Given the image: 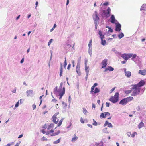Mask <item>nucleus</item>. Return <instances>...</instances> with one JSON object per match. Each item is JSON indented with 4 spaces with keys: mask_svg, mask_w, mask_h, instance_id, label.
Returning <instances> with one entry per match:
<instances>
[{
    "mask_svg": "<svg viewBox=\"0 0 146 146\" xmlns=\"http://www.w3.org/2000/svg\"><path fill=\"white\" fill-rule=\"evenodd\" d=\"M133 98L131 96L123 98L120 100L119 104L123 105H126L128 102L132 100Z\"/></svg>",
    "mask_w": 146,
    "mask_h": 146,
    "instance_id": "obj_1",
    "label": "nucleus"
},
{
    "mask_svg": "<svg viewBox=\"0 0 146 146\" xmlns=\"http://www.w3.org/2000/svg\"><path fill=\"white\" fill-rule=\"evenodd\" d=\"M131 86H132V87L131 88V89L134 90L132 92L131 96H134L138 95L140 92L141 89L137 87L135 88L134 85L133 84L131 85Z\"/></svg>",
    "mask_w": 146,
    "mask_h": 146,
    "instance_id": "obj_2",
    "label": "nucleus"
},
{
    "mask_svg": "<svg viewBox=\"0 0 146 146\" xmlns=\"http://www.w3.org/2000/svg\"><path fill=\"white\" fill-rule=\"evenodd\" d=\"M119 93L116 92L114 96H111L110 99V101L113 103H115L119 101Z\"/></svg>",
    "mask_w": 146,
    "mask_h": 146,
    "instance_id": "obj_3",
    "label": "nucleus"
},
{
    "mask_svg": "<svg viewBox=\"0 0 146 146\" xmlns=\"http://www.w3.org/2000/svg\"><path fill=\"white\" fill-rule=\"evenodd\" d=\"M145 84V82L143 80H141L138 83L136 84H134V88L137 87L141 89V87L143 86Z\"/></svg>",
    "mask_w": 146,
    "mask_h": 146,
    "instance_id": "obj_4",
    "label": "nucleus"
},
{
    "mask_svg": "<svg viewBox=\"0 0 146 146\" xmlns=\"http://www.w3.org/2000/svg\"><path fill=\"white\" fill-rule=\"evenodd\" d=\"M133 56L132 54H122L121 57L124 59L126 61H127L129 58Z\"/></svg>",
    "mask_w": 146,
    "mask_h": 146,
    "instance_id": "obj_5",
    "label": "nucleus"
},
{
    "mask_svg": "<svg viewBox=\"0 0 146 146\" xmlns=\"http://www.w3.org/2000/svg\"><path fill=\"white\" fill-rule=\"evenodd\" d=\"M111 9L109 7H108L106 10H103V12L105 15L106 17H108L110 16Z\"/></svg>",
    "mask_w": 146,
    "mask_h": 146,
    "instance_id": "obj_6",
    "label": "nucleus"
},
{
    "mask_svg": "<svg viewBox=\"0 0 146 146\" xmlns=\"http://www.w3.org/2000/svg\"><path fill=\"white\" fill-rule=\"evenodd\" d=\"M26 93L27 96L32 97L34 95L33 91L32 90H29L26 91Z\"/></svg>",
    "mask_w": 146,
    "mask_h": 146,
    "instance_id": "obj_7",
    "label": "nucleus"
},
{
    "mask_svg": "<svg viewBox=\"0 0 146 146\" xmlns=\"http://www.w3.org/2000/svg\"><path fill=\"white\" fill-rule=\"evenodd\" d=\"M93 17L94 21L97 22L100 19L97 15V13L96 11H95V13L93 14Z\"/></svg>",
    "mask_w": 146,
    "mask_h": 146,
    "instance_id": "obj_8",
    "label": "nucleus"
},
{
    "mask_svg": "<svg viewBox=\"0 0 146 146\" xmlns=\"http://www.w3.org/2000/svg\"><path fill=\"white\" fill-rule=\"evenodd\" d=\"M80 64H77L76 67V70L77 73L79 76L81 75V72L80 71Z\"/></svg>",
    "mask_w": 146,
    "mask_h": 146,
    "instance_id": "obj_9",
    "label": "nucleus"
},
{
    "mask_svg": "<svg viewBox=\"0 0 146 146\" xmlns=\"http://www.w3.org/2000/svg\"><path fill=\"white\" fill-rule=\"evenodd\" d=\"M59 93L58 95L63 96L65 93V88L64 86L62 90L61 91H59L58 92Z\"/></svg>",
    "mask_w": 146,
    "mask_h": 146,
    "instance_id": "obj_10",
    "label": "nucleus"
},
{
    "mask_svg": "<svg viewBox=\"0 0 146 146\" xmlns=\"http://www.w3.org/2000/svg\"><path fill=\"white\" fill-rule=\"evenodd\" d=\"M121 25L119 23L117 24L116 25L115 29V31L119 32L121 30Z\"/></svg>",
    "mask_w": 146,
    "mask_h": 146,
    "instance_id": "obj_11",
    "label": "nucleus"
},
{
    "mask_svg": "<svg viewBox=\"0 0 146 146\" xmlns=\"http://www.w3.org/2000/svg\"><path fill=\"white\" fill-rule=\"evenodd\" d=\"M114 70V69L111 66H108L107 68H106L104 71V72H107L108 70L110 71H112Z\"/></svg>",
    "mask_w": 146,
    "mask_h": 146,
    "instance_id": "obj_12",
    "label": "nucleus"
},
{
    "mask_svg": "<svg viewBox=\"0 0 146 146\" xmlns=\"http://www.w3.org/2000/svg\"><path fill=\"white\" fill-rule=\"evenodd\" d=\"M139 74L143 75H145L146 74V70H140L138 72Z\"/></svg>",
    "mask_w": 146,
    "mask_h": 146,
    "instance_id": "obj_13",
    "label": "nucleus"
},
{
    "mask_svg": "<svg viewBox=\"0 0 146 146\" xmlns=\"http://www.w3.org/2000/svg\"><path fill=\"white\" fill-rule=\"evenodd\" d=\"M115 21L114 16L113 15H112L110 17V22L111 23H114L115 22Z\"/></svg>",
    "mask_w": 146,
    "mask_h": 146,
    "instance_id": "obj_14",
    "label": "nucleus"
},
{
    "mask_svg": "<svg viewBox=\"0 0 146 146\" xmlns=\"http://www.w3.org/2000/svg\"><path fill=\"white\" fill-rule=\"evenodd\" d=\"M85 70L86 75H88L89 68V66H87V64H85Z\"/></svg>",
    "mask_w": 146,
    "mask_h": 146,
    "instance_id": "obj_15",
    "label": "nucleus"
},
{
    "mask_svg": "<svg viewBox=\"0 0 146 146\" xmlns=\"http://www.w3.org/2000/svg\"><path fill=\"white\" fill-rule=\"evenodd\" d=\"M57 119V117H54V116H53L52 118V121L55 124H57V123L58 121V120L57 121H56V120Z\"/></svg>",
    "mask_w": 146,
    "mask_h": 146,
    "instance_id": "obj_16",
    "label": "nucleus"
},
{
    "mask_svg": "<svg viewBox=\"0 0 146 146\" xmlns=\"http://www.w3.org/2000/svg\"><path fill=\"white\" fill-rule=\"evenodd\" d=\"M131 74V72L129 71H127V72H125V75L128 78L130 77Z\"/></svg>",
    "mask_w": 146,
    "mask_h": 146,
    "instance_id": "obj_17",
    "label": "nucleus"
},
{
    "mask_svg": "<svg viewBox=\"0 0 146 146\" xmlns=\"http://www.w3.org/2000/svg\"><path fill=\"white\" fill-rule=\"evenodd\" d=\"M140 10H146V4H143L140 8Z\"/></svg>",
    "mask_w": 146,
    "mask_h": 146,
    "instance_id": "obj_18",
    "label": "nucleus"
},
{
    "mask_svg": "<svg viewBox=\"0 0 146 146\" xmlns=\"http://www.w3.org/2000/svg\"><path fill=\"white\" fill-rule=\"evenodd\" d=\"M144 124L143 122L141 121L138 125V128L139 129H140L143 127L144 126Z\"/></svg>",
    "mask_w": 146,
    "mask_h": 146,
    "instance_id": "obj_19",
    "label": "nucleus"
},
{
    "mask_svg": "<svg viewBox=\"0 0 146 146\" xmlns=\"http://www.w3.org/2000/svg\"><path fill=\"white\" fill-rule=\"evenodd\" d=\"M60 133V131L58 130L56 132H55L50 135L51 136H55L58 135Z\"/></svg>",
    "mask_w": 146,
    "mask_h": 146,
    "instance_id": "obj_20",
    "label": "nucleus"
},
{
    "mask_svg": "<svg viewBox=\"0 0 146 146\" xmlns=\"http://www.w3.org/2000/svg\"><path fill=\"white\" fill-rule=\"evenodd\" d=\"M100 92V90L98 88L96 87L95 88L94 90V91L93 93L96 94L99 93Z\"/></svg>",
    "mask_w": 146,
    "mask_h": 146,
    "instance_id": "obj_21",
    "label": "nucleus"
},
{
    "mask_svg": "<svg viewBox=\"0 0 146 146\" xmlns=\"http://www.w3.org/2000/svg\"><path fill=\"white\" fill-rule=\"evenodd\" d=\"M62 64H61L60 70V76L61 77L62 75L63 72V68H62Z\"/></svg>",
    "mask_w": 146,
    "mask_h": 146,
    "instance_id": "obj_22",
    "label": "nucleus"
},
{
    "mask_svg": "<svg viewBox=\"0 0 146 146\" xmlns=\"http://www.w3.org/2000/svg\"><path fill=\"white\" fill-rule=\"evenodd\" d=\"M54 125L53 123H51L50 125H48L47 129L48 130L50 129L51 128L53 127Z\"/></svg>",
    "mask_w": 146,
    "mask_h": 146,
    "instance_id": "obj_23",
    "label": "nucleus"
},
{
    "mask_svg": "<svg viewBox=\"0 0 146 146\" xmlns=\"http://www.w3.org/2000/svg\"><path fill=\"white\" fill-rule=\"evenodd\" d=\"M75 136L72 138V142H74L76 141L78 139V137H77L75 134L74 135Z\"/></svg>",
    "mask_w": 146,
    "mask_h": 146,
    "instance_id": "obj_24",
    "label": "nucleus"
},
{
    "mask_svg": "<svg viewBox=\"0 0 146 146\" xmlns=\"http://www.w3.org/2000/svg\"><path fill=\"white\" fill-rule=\"evenodd\" d=\"M59 91V89H58V87L57 86L56 87L54 88V93L55 94H56L57 92H58Z\"/></svg>",
    "mask_w": 146,
    "mask_h": 146,
    "instance_id": "obj_25",
    "label": "nucleus"
},
{
    "mask_svg": "<svg viewBox=\"0 0 146 146\" xmlns=\"http://www.w3.org/2000/svg\"><path fill=\"white\" fill-rule=\"evenodd\" d=\"M62 105L63 106V108L66 109L67 106V104L66 103L64 102H62Z\"/></svg>",
    "mask_w": 146,
    "mask_h": 146,
    "instance_id": "obj_26",
    "label": "nucleus"
},
{
    "mask_svg": "<svg viewBox=\"0 0 146 146\" xmlns=\"http://www.w3.org/2000/svg\"><path fill=\"white\" fill-rule=\"evenodd\" d=\"M63 85V83L62 82H61L60 84V86L59 88V91H61L62 90V86Z\"/></svg>",
    "mask_w": 146,
    "mask_h": 146,
    "instance_id": "obj_27",
    "label": "nucleus"
},
{
    "mask_svg": "<svg viewBox=\"0 0 146 146\" xmlns=\"http://www.w3.org/2000/svg\"><path fill=\"white\" fill-rule=\"evenodd\" d=\"M124 35L123 33H122L121 34H119L118 36L119 39H121V38L124 37Z\"/></svg>",
    "mask_w": 146,
    "mask_h": 146,
    "instance_id": "obj_28",
    "label": "nucleus"
},
{
    "mask_svg": "<svg viewBox=\"0 0 146 146\" xmlns=\"http://www.w3.org/2000/svg\"><path fill=\"white\" fill-rule=\"evenodd\" d=\"M100 117L101 118H105L106 117L105 114H104V113H101Z\"/></svg>",
    "mask_w": 146,
    "mask_h": 146,
    "instance_id": "obj_29",
    "label": "nucleus"
},
{
    "mask_svg": "<svg viewBox=\"0 0 146 146\" xmlns=\"http://www.w3.org/2000/svg\"><path fill=\"white\" fill-rule=\"evenodd\" d=\"M61 138L57 140L54 141L53 143L54 144H56L59 143L60 141V139Z\"/></svg>",
    "mask_w": 146,
    "mask_h": 146,
    "instance_id": "obj_30",
    "label": "nucleus"
},
{
    "mask_svg": "<svg viewBox=\"0 0 146 146\" xmlns=\"http://www.w3.org/2000/svg\"><path fill=\"white\" fill-rule=\"evenodd\" d=\"M106 41L105 40H104L103 39H101V44L103 45H104L106 44Z\"/></svg>",
    "mask_w": 146,
    "mask_h": 146,
    "instance_id": "obj_31",
    "label": "nucleus"
},
{
    "mask_svg": "<svg viewBox=\"0 0 146 146\" xmlns=\"http://www.w3.org/2000/svg\"><path fill=\"white\" fill-rule=\"evenodd\" d=\"M94 86H92L91 88V91H90V93L91 94H93V92H94Z\"/></svg>",
    "mask_w": 146,
    "mask_h": 146,
    "instance_id": "obj_32",
    "label": "nucleus"
},
{
    "mask_svg": "<svg viewBox=\"0 0 146 146\" xmlns=\"http://www.w3.org/2000/svg\"><path fill=\"white\" fill-rule=\"evenodd\" d=\"M108 61V60L105 59L103 60L102 62V64H107V63Z\"/></svg>",
    "mask_w": 146,
    "mask_h": 146,
    "instance_id": "obj_33",
    "label": "nucleus"
},
{
    "mask_svg": "<svg viewBox=\"0 0 146 146\" xmlns=\"http://www.w3.org/2000/svg\"><path fill=\"white\" fill-rule=\"evenodd\" d=\"M107 128H105L103 129V131L105 133H108V131L107 130Z\"/></svg>",
    "mask_w": 146,
    "mask_h": 146,
    "instance_id": "obj_34",
    "label": "nucleus"
},
{
    "mask_svg": "<svg viewBox=\"0 0 146 146\" xmlns=\"http://www.w3.org/2000/svg\"><path fill=\"white\" fill-rule=\"evenodd\" d=\"M104 113L105 114V116H106H106H109L110 115V113L108 112H104Z\"/></svg>",
    "mask_w": 146,
    "mask_h": 146,
    "instance_id": "obj_35",
    "label": "nucleus"
},
{
    "mask_svg": "<svg viewBox=\"0 0 146 146\" xmlns=\"http://www.w3.org/2000/svg\"><path fill=\"white\" fill-rule=\"evenodd\" d=\"M137 133L136 132H134L133 133V134L131 135V137H133L134 138L135 137V134H137Z\"/></svg>",
    "mask_w": 146,
    "mask_h": 146,
    "instance_id": "obj_36",
    "label": "nucleus"
},
{
    "mask_svg": "<svg viewBox=\"0 0 146 146\" xmlns=\"http://www.w3.org/2000/svg\"><path fill=\"white\" fill-rule=\"evenodd\" d=\"M83 113L85 114L86 115V114L87 112V110H86L85 108H83Z\"/></svg>",
    "mask_w": 146,
    "mask_h": 146,
    "instance_id": "obj_37",
    "label": "nucleus"
},
{
    "mask_svg": "<svg viewBox=\"0 0 146 146\" xmlns=\"http://www.w3.org/2000/svg\"><path fill=\"white\" fill-rule=\"evenodd\" d=\"M92 40H91L90 41L89 43V44H88V46H89V48L92 46Z\"/></svg>",
    "mask_w": 146,
    "mask_h": 146,
    "instance_id": "obj_38",
    "label": "nucleus"
},
{
    "mask_svg": "<svg viewBox=\"0 0 146 146\" xmlns=\"http://www.w3.org/2000/svg\"><path fill=\"white\" fill-rule=\"evenodd\" d=\"M62 121V119H61L60 120L59 123L58 124V127L60 126L61 125Z\"/></svg>",
    "mask_w": 146,
    "mask_h": 146,
    "instance_id": "obj_39",
    "label": "nucleus"
},
{
    "mask_svg": "<svg viewBox=\"0 0 146 146\" xmlns=\"http://www.w3.org/2000/svg\"><path fill=\"white\" fill-rule=\"evenodd\" d=\"M108 127H109L112 128L113 127V126L111 123H109L108 125Z\"/></svg>",
    "mask_w": 146,
    "mask_h": 146,
    "instance_id": "obj_40",
    "label": "nucleus"
},
{
    "mask_svg": "<svg viewBox=\"0 0 146 146\" xmlns=\"http://www.w3.org/2000/svg\"><path fill=\"white\" fill-rule=\"evenodd\" d=\"M42 140L43 141H47L48 139H47L44 136L42 138Z\"/></svg>",
    "mask_w": 146,
    "mask_h": 146,
    "instance_id": "obj_41",
    "label": "nucleus"
},
{
    "mask_svg": "<svg viewBox=\"0 0 146 146\" xmlns=\"http://www.w3.org/2000/svg\"><path fill=\"white\" fill-rule=\"evenodd\" d=\"M109 123L107 121H106L105 122V123L104 125V127H105L106 125H108Z\"/></svg>",
    "mask_w": 146,
    "mask_h": 146,
    "instance_id": "obj_42",
    "label": "nucleus"
},
{
    "mask_svg": "<svg viewBox=\"0 0 146 146\" xmlns=\"http://www.w3.org/2000/svg\"><path fill=\"white\" fill-rule=\"evenodd\" d=\"M53 40L52 39H51L48 42V46H49L50 45L51 43L52 42V41Z\"/></svg>",
    "mask_w": 146,
    "mask_h": 146,
    "instance_id": "obj_43",
    "label": "nucleus"
},
{
    "mask_svg": "<svg viewBox=\"0 0 146 146\" xmlns=\"http://www.w3.org/2000/svg\"><path fill=\"white\" fill-rule=\"evenodd\" d=\"M136 109L138 111H139L142 110L141 109L140 107V106H138L136 108Z\"/></svg>",
    "mask_w": 146,
    "mask_h": 146,
    "instance_id": "obj_44",
    "label": "nucleus"
},
{
    "mask_svg": "<svg viewBox=\"0 0 146 146\" xmlns=\"http://www.w3.org/2000/svg\"><path fill=\"white\" fill-rule=\"evenodd\" d=\"M19 101H18L15 104V108L19 106Z\"/></svg>",
    "mask_w": 146,
    "mask_h": 146,
    "instance_id": "obj_45",
    "label": "nucleus"
},
{
    "mask_svg": "<svg viewBox=\"0 0 146 146\" xmlns=\"http://www.w3.org/2000/svg\"><path fill=\"white\" fill-rule=\"evenodd\" d=\"M132 90H127L125 91V93L127 94H129L131 92Z\"/></svg>",
    "mask_w": 146,
    "mask_h": 146,
    "instance_id": "obj_46",
    "label": "nucleus"
},
{
    "mask_svg": "<svg viewBox=\"0 0 146 146\" xmlns=\"http://www.w3.org/2000/svg\"><path fill=\"white\" fill-rule=\"evenodd\" d=\"M109 4V3L108 2H106L103 4L102 5L105 6H107Z\"/></svg>",
    "mask_w": 146,
    "mask_h": 146,
    "instance_id": "obj_47",
    "label": "nucleus"
},
{
    "mask_svg": "<svg viewBox=\"0 0 146 146\" xmlns=\"http://www.w3.org/2000/svg\"><path fill=\"white\" fill-rule=\"evenodd\" d=\"M115 88V87H114V88L112 89L111 90H110V93H111L113 92V91L114 90Z\"/></svg>",
    "mask_w": 146,
    "mask_h": 146,
    "instance_id": "obj_48",
    "label": "nucleus"
},
{
    "mask_svg": "<svg viewBox=\"0 0 146 146\" xmlns=\"http://www.w3.org/2000/svg\"><path fill=\"white\" fill-rule=\"evenodd\" d=\"M80 121L82 123H84V121L83 120L82 117H81V118H80Z\"/></svg>",
    "mask_w": 146,
    "mask_h": 146,
    "instance_id": "obj_49",
    "label": "nucleus"
},
{
    "mask_svg": "<svg viewBox=\"0 0 146 146\" xmlns=\"http://www.w3.org/2000/svg\"><path fill=\"white\" fill-rule=\"evenodd\" d=\"M106 106L107 107H109L110 104V103H108L106 102Z\"/></svg>",
    "mask_w": 146,
    "mask_h": 146,
    "instance_id": "obj_50",
    "label": "nucleus"
},
{
    "mask_svg": "<svg viewBox=\"0 0 146 146\" xmlns=\"http://www.w3.org/2000/svg\"><path fill=\"white\" fill-rule=\"evenodd\" d=\"M36 106L35 104H34L32 105V108H33V110H34L36 108Z\"/></svg>",
    "mask_w": 146,
    "mask_h": 146,
    "instance_id": "obj_51",
    "label": "nucleus"
},
{
    "mask_svg": "<svg viewBox=\"0 0 146 146\" xmlns=\"http://www.w3.org/2000/svg\"><path fill=\"white\" fill-rule=\"evenodd\" d=\"M18 101H19V102H20V104H21L23 102V100L22 99H20V100H19Z\"/></svg>",
    "mask_w": 146,
    "mask_h": 146,
    "instance_id": "obj_52",
    "label": "nucleus"
},
{
    "mask_svg": "<svg viewBox=\"0 0 146 146\" xmlns=\"http://www.w3.org/2000/svg\"><path fill=\"white\" fill-rule=\"evenodd\" d=\"M92 124L94 126H97L98 123L96 121H94V122L92 123Z\"/></svg>",
    "mask_w": 146,
    "mask_h": 146,
    "instance_id": "obj_53",
    "label": "nucleus"
},
{
    "mask_svg": "<svg viewBox=\"0 0 146 146\" xmlns=\"http://www.w3.org/2000/svg\"><path fill=\"white\" fill-rule=\"evenodd\" d=\"M108 31L112 32H113V30L110 27L109 28Z\"/></svg>",
    "mask_w": 146,
    "mask_h": 146,
    "instance_id": "obj_54",
    "label": "nucleus"
},
{
    "mask_svg": "<svg viewBox=\"0 0 146 146\" xmlns=\"http://www.w3.org/2000/svg\"><path fill=\"white\" fill-rule=\"evenodd\" d=\"M100 38L101 39H103L104 38V35H101L100 36Z\"/></svg>",
    "mask_w": 146,
    "mask_h": 146,
    "instance_id": "obj_55",
    "label": "nucleus"
},
{
    "mask_svg": "<svg viewBox=\"0 0 146 146\" xmlns=\"http://www.w3.org/2000/svg\"><path fill=\"white\" fill-rule=\"evenodd\" d=\"M71 125H72V123L70 122L68 126L67 127V128L68 129V128H69L70 127V126H71Z\"/></svg>",
    "mask_w": 146,
    "mask_h": 146,
    "instance_id": "obj_56",
    "label": "nucleus"
},
{
    "mask_svg": "<svg viewBox=\"0 0 146 146\" xmlns=\"http://www.w3.org/2000/svg\"><path fill=\"white\" fill-rule=\"evenodd\" d=\"M127 136L128 137H130V135H131V132H127Z\"/></svg>",
    "mask_w": 146,
    "mask_h": 146,
    "instance_id": "obj_57",
    "label": "nucleus"
},
{
    "mask_svg": "<svg viewBox=\"0 0 146 146\" xmlns=\"http://www.w3.org/2000/svg\"><path fill=\"white\" fill-rule=\"evenodd\" d=\"M59 114V112H57L56 113L53 115L54 117H56L57 115Z\"/></svg>",
    "mask_w": 146,
    "mask_h": 146,
    "instance_id": "obj_58",
    "label": "nucleus"
},
{
    "mask_svg": "<svg viewBox=\"0 0 146 146\" xmlns=\"http://www.w3.org/2000/svg\"><path fill=\"white\" fill-rule=\"evenodd\" d=\"M41 132L42 133L44 134H45L46 133V132L45 131V130L44 129H42L41 130Z\"/></svg>",
    "mask_w": 146,
    "mask_h": 146,
    "instance_id": "obj_59",
    "label": "nucleus"
},
{
    "mask_svg": "<svg viewBox=\"0 0 146 146\" xmlns=\"http://www.w3.org/2000/svg\"><path fill=\"white\" fill-rule=\"evenodd\" d=\"M98 85L97 83H95L92 86H94V88Z\"/></svg>",
    "mask_w": 146,
    "mask_h": 146,
    "instance_id": "obj_60",
    "label": "nucleus"
},
{
    "mask_svg": "<svg viewBox=\"0 0 146 146\" xmlns=\"http://www.w3.org/2000/svg\"><path fill=\"white\" fill-rule=\"evenodd\" d=\"M54 131L53 129H51V130L48 131V132H49L50 133H52L54 132Z\"/></svg>",
    "mask_w": 146,
    "mask_h": 146,
    "instance_id": "obj_61",
    "label": "nucleus"
},
{
    "mask_svg": "<svg viewBox=\"0 0 146 146\" xmlns=\"http://www.w3.org/2000/svg\"><path fill=\"white\" fill-rule=\"evenodd\" d=\"M107 65V64H102V67L101 68L106 67Z\"/></svg>",
    "mask_w": 146,
    "mask_h": 146,
    "instance_id": "obj_62",
    "label": "nucleus"
},
{
    "mask_svg": "<svg viewBox=\"0 0 146 146\" xmlns=\"http://www.w3.org/2000/svg\"><path fill=\"white\" fill-rule=\"evenodd\" d=\"M23 135L22 134H21L20 135L19 137H18V138L19 139V138H21V137H23Z\"/></svg>",
    "mask_w": 146,
    "mask_h": 146,
    "instance_id": "obj_63",
    "label": "nucleus"
},
{
    "mask_svg": "<svg viewBox=\"0 0 146 146\" xmlns=\"http://www.w3.org/2000/svg\"><path fill=\"white\" fill-rule=\"evenodd\" d=\"M136 54H134V55L133 54V56H132V58L133 59V58H135L136 57Z\"/></svg>",
    "mask_w": 146,
    "mask_h": 146,
    "instance_id": "obj_64",
    "label": "nucleus"
}]
</instances>
